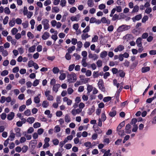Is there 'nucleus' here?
<instances>
[{
  "label": "nucleus",
  "instance_id": "obj_1",
  "mask_svg": "<svg viewBox=\"0 0 156 156\" xmlns=\"http://www.w3.org/2000/svg\"><path fill=\"white\" fill-rule=\"evenodd\" d=\"M49 20L47 19H44L42 21L41 23L43 25L44 30H47L49 28Z\"/></svg>",
  "mask_w": 156,
  "mask_h": 156
},
{
  "label": "nucleus",
  "instance_id": "obj_2",
  "mask_svg": "<svg viewBox=\"0 0 156 156\" xmlns=\"http://www.w3.org/2000/svg\"><path fill=\"white\" fill-rule=\"evenodd\" d=\"M67 77L68 81L70 82H74L76 79V77L75 73L69 75Z\"/></svg>",
  "mask_w": 156,
  "mask_h": 156
},
{
  "label": "nucleus",
  "instance_id": "obj_3",
  "mask_svg": "<svg viewBox=\"0 0 156 156\" xmlns=\"http://www.w3.org/2000/svg\"><path fill=\"white\" fill-rule=\"evenodd\" d=\"M98 85L99 88L100 90L103 91H105V89L104 86V83L102 79H100L99 80Z\"/></svg>",
  "mask_w": 156,
  "mask_h": 156
},
{
  "label": "nucleus",
  "instance_id": "obj_4",
  "mask_svg": "<svg viewBox=\"0 0 156 156\" xmlns=\"http://www.w3.org/2000/svg\"><path fill=\"white\" fill-rule=\"evenodd\" d=\"M82 111V110L80 108L77 109H73L71 111V113L74 116H75L77 114H79Z\"/></svg>",
  "mask_w": 156,
  "mask_h": 156
},
{
  "label": "nucleus",
  "instance_id": "obj_5",
  "mask_svg": "<svg viewBox=\"0 0 156 156\" xmlns=\"http://www.w3.org/2000/svg\"><path fill=\"white\" fill-rule=\"evenodd\" d=\"M131 126L129 124H127L125 128V132L127 134H130L131 133Z\"/></svg>",
  "mask_w": 156,
  "mask_h": 156
},
{
  "label": "nucleus",
  "instance_id": "obj_6",
  "mask_svg": "<svg viewBox=\"0 0 156 156\" xmlns=\"http://www.w3.org/2000/svg\"><path fill=\"white\" fill-rule=\"evenodd\" d=\"M129 27V26L123 25L119 27L118 28V30L119 32L122 31L128 30Z\"/></svg>",
  "mask_w": 156,
  "mask_h": 156
},
{
  "label": "nucleus",
  "instance_id": "obj_7",
  "mask_svg": "<svg viewBox=\"0 0 156 156\" xmlns=\"http://www.w3.org/2000/svg\"><path fill=\"white\" fill-rule=\"evenodd\" d=\"M63 101L64 102H66L68 105H71L73 102L71 100L69 99L67 97H65L63 98Z\"/></svg>",
  "mask_w": 156,
  "mask_h": 156
},
{
  "label": "nucleus",
  "instance_id": "obj_8",
  "mask_svg": "<svg viewBox=\"0 0 156 156\" xmlns=\"http://www.w3.org/2000/svg\"><path fill=\"white\" fill-rule=\"evenodd\" d=\"M88 57L90 58H93L95 60L98 58V56L96 54H92L90 52H89Z\"/></svg>",
  "mask_w": 156,
  "mask_h": 156
},
{
  "label": "nucleus",
  "instance_id": "obj_9",
  "mask_svg": "<svg viewBox=\"0 0 156 156\" xmlns=\"http://www.w3.org/2000/svg\"><path fill=\"white\" fill-rule=\"evenodd\" d=\"M80 17V14H78L76 16H72L71 18L70 19L72 21H78Z\"/></svg>",
  "mask_w": 156,
  "mask_h": 156
},
{
  "label": "nucleus",
  "instance_id": "obj_10",
  "mask_svg": "<svg viewBox=\"0 0 156 156\" xmlns=\"http://www.w3.org/2000/svg\"><path fill=\"white\" fill-rule=\"evenodd\" d=\"M124 48V46L122 45H119L117 47L115 48L114 51L115 52H117L118 51H121L123 50Z\"/></svg>",
  "mask_w": 156,
  "mask_h": 156
},
{
  "label": "nucleus",
  "instance_id": "obj_11",
  "mask_svg": "<svg viewBox=\"0 0 156 156\" xmlns=\"http://www.w3.org/2000/svg\"><path fill=\"white\" fill-rule=\"evenodd\" d=\"M101 21L103 23H106L108 24H110V21L108 20H107L105 17H102L101 19Z\"/></svg>",
  "mask_w": 156,
  "mask_h": 156
},
{
  "label": "nucleus",
  "instance_id": "obj_12",
  "mask_svg": "<svg viewBox=\"0 0 156 156\" xmlns=\"http://www.w3.org/2000/svg\"><path fill=\"white\" fill-rule=\"evenodd\" d=\"M15 115V114L13 112H11L7 115V119L9 120H12Z\"/></svg>",
  "mask_w": 156,
  "mask_h": 156
},
{
  "label": "nucleus",
  "instance_id": "obj_13",
  "mask_svg": "<svg viewBox=\"0 0 156 156\" xmlns=\"http://www.w3.org/2000/svg\"><path fill=\"white\" fill-rule=\"evenodd\" d=\"M60 85L59 84H57L53 85L52 90L53 91H55V93H57L58 90V88L60 87Z\"/></svg>",
  "mask_w": 156,
  "mask_h": 156
},
{
  "label": "nucleus",
  "instance_id": "obj_14",
  "mask_svg": "<svg viewBox=\"0 0 156 156\" xmlns=\"http://www.w3.org/2000/svg\"><path fill=\"white\" fill-rule=\"evenodd\" d=\"M150 67L148 66L143 67L141 69V72L143 73H145L150 71Z\"/></svg>",
  "mask_w": 156,
  "mask_h": 156
},
{
  "label": "nucleus",
  "instance_id": "obj_15",
  "mask_svg": "<svg viewBox=\"0 0 156 156\" xmlns=\"http://www.w3.org/2000/svg\"><path fill=\"white\" fill-rule=\"evenodd\" d=\"M49 34L47 32L44 33V34L42 35V38L43 39L45 40L47 39L49 37Z\"/></svg>",
  "mask_w": 156,
  "mask_h": 156
},
{
  "label": "nucleus",
  "instance_id": "obj_16",
  "mask_svg": "<svg viewBox=\"0 0 156 156\" xmlns=\"http://www.w3.org/2000/svg\"><path fill=\"white\" fill-rule=\"evenodd\" d=\"M142 39L141 37L138 38L136 40V44L138 47H141L142 46L141 43Z\"/></svg>",
  "mask_w": 156,
  "mask_h": 156
},
{
  "label": "nucleus",
  "instance_id": "obj_17",
  "mask_svg": "<svg viewBox=\"0 0 156 156\" xmlns=\"http://www.w3.org/2000/svg\"><path fill=\"white\" fill-rule=\"evenodd\" d=\"M124 125H125V122L124 121L120 123L119 124L118 126V127L117 128L116 131H117L122 130L121 129H122V127H123V126H124Z\"/></svg>",
  "mask_w": 156,
  "mask_h": 156
},
{
  "label": "nucleus",
  "instance_id": "obj_18",
  "mask_svg": "<svg viewBox=\"0 0 156 156\" xmlns=\"http://www.w3.org/2000/svg\"><path fill=\"white\" fill-rule=\"evenodd\" d=\"M16 132V136L18 137L21 136V134L20 133V129L18 128H16L15 129Z\"/></svg>",
  "mask_w": 156,
  "mask_h": 156
},
{
  "label": "nucleus",
  "instance_id": "obj_19",
  "mask_svg": "<svg viewBox=\"0 0 156 156\" xmlns=\"http://www.w3.org/2000/svg\"><path fill=\"white\" fill-rule=\"evenodd\" d=\"M142 18V15L140 14L136 16L134 18H133L132 19L133 21L136 20H139Z\"/></svg>",
  "mask_w": 156,
  "mask_h": 156
},
{
  "label": "nucleus",
  "instance_id": "obj_20",
  "mask_svg": "<svg viewBox=\"0 0 156 156\" xmlns=\"http://www.w3.org/2000/svg\"><path fill=\"white\" fill-rule=\"evenodd\" d=\"M87 59V58H83L82 60V65L84 67H86L87 66V64L86 62V60Z\"/></svg>",
  "mask_w": 156,
  "mask_h": 156
},
{
  "label": "nucleus",
  "instance_id": "obj_21",
  "mask_svg": "<svg viewBox=\"0 0 156 156\" xmlns=\"http://www.w3.org/2000/svg\"><path fill=\"white\" fill-rule=\"evenodd\" d=\"M36 48V46L34 45L30 47L28 49L29 52L32 53L34 52Z\"/></svg>",
  "mask_w": 156,
  "mask_h": 156
},
{
  "label": "nucleus",
  "instance_id": "obj_22",
  "mask_svg": "<svg viewBox=\"0 0 156 156\" xmlns=\"http://www.w3.org/2000/svg\"><path fill=\"white\" fill-rule=\"evenodd\" d=\"M87 5L90 7H92L94 5V1L93 0H88L87 2Z\"/></svg>",
  "mask_w": 156,
  "mask_h": 156
},
{
  "label": "nucleus",
  "instance_id": "obj_23",
  "mask_svg": "<svg viewBox=\"0 0 156 156\" xmlns=\"http://www.w3.org/2000/svg\"><path fill=\"white\" fill-rule=\"evenodd\" d=\"M9 24L10 27L13 26L15 24V19L13 18L12 20L10 21Z\"/></svg>",
  "mask_w": 156,
  "mask_h": 156
},
{
  "label": "nucleus",
  "instance_id": "obj_24",
  "mask_svg": "<svg viewBox=\"0 0 156 156\" xmlns=\"http://www.w3.org/2000/svg\"><path fill=\"white\" fill-rule=\"evenodd\" d=\"M75 48L76 47L74 46H73L71 47H69L67 49L68 53H69L70 54L75 49Z\"/></svg>",
  "mask_w": 156,
  "mask_h": 156
},
{
  "label": "nucleus",
  "instance_id": "obj_25",
  "mask_svg": "<svg viewBox=\"0 0 156 156\" xmlns=\"http://www.w3.org/2000/svg\"><path fill=\"white\" fill-rule=\"evenodd\" d=\"M133 8L131 12V13H133L138 12L139 9L138 6L137 5H136Z\"/></svg>",
  "mask_w": 156,
  "mask_h": 156
},
{
  "label": "nucleus",
  "instance_id": "obj_26",
  "mask_svg": "<svg viewBox=\"0 0 156 156\" xmlns=\"http://www.w3.org/2000/svg\"><path fill=\"white\" fill-rule=\"evenodd\" d=\"M34 118L33 117H29L27 120V121L29 123L31 124L34 121Z\"/></svg>",
  "mask_w": 156,
  "mask_h": 156
},
{
  "label": "nucleus",
  "instance_id": "obj_27",
  "mask_svg": "<svg viewBox=\"0 0 156 156\" xmlns=\"http://www.w3.org/2000/svg\"><path fill=\"white\" fill-rule=\"evenodd\" d=\"M118 134L121 136H124L125 134V133L124 130L123 129L117 131Z\"/></svg>",
  "mask_w": 156,
  "mask_h": 156
},
{
  "label": "nucleus",
  "instance_id": "obj_28",
  "mask_svg": "<svg viewBox=\"0 0 156 156\" xmlns=\"http://www.w3.org/2000/svg\"><path fill=\"white\" fill-rule=\"evenodd\" d=\"M90 36V35H88V34H83L81 35V38L82 40H86V39Z\"/></svg>",
  "mask_w": 156,
  "mask_h": 156
},
{
  "label": "nucleus",
  "instance_id": "obj_29",
  "mask_svg": "<svg viewBox=\"0 0 156 156\" xmlns=\"http://www.w3.org/2000/svg\"><path fill=\"white\" fill-rule=\"evenodd\" d=\"M118 73H119V76L122 77H123L125 76V73L122 70H119L118 71Z\"/></svg>",
  "mask_w": 156,
  "mask_h": 156
},
{
  "label": "nucleus",
  "instance_id": "obj_30",
  "mask_svg": "<svg viewBox=\"0 0 156 156\" xmlns=\"http://www.w3.org/2000/svg\"><path fill=\"white\" fill-rule=\"evenodd\" d=\"M65 122H69L70 121V118L68 114H66L65 117Z\"/></svg>",
  "mask_w": 156,
  "mask_h": 156
},
{
  "label": "nucleus",
  "instance_id": "obj_31",
  "mask_svg": "<svg viewBox=\"0 0 156 156\" xmlns=\"http://www.w3.org/2000/svg\"><path fill=\"white\" fill-rule=\"evenodd\" d=\"M110 152L111 151L109 149L106 151L104 153L103 156H111L112 155V154L110 153Z\"/></svg>",
  "mask_w": 156,
  "mask_h": 156
},
{
  "label": "nucleus",
  "instance_id": "obj_32",
  "mask_svg": "<svg viewBox=\"0 0 156 156\" xmlns=\"http://www.w3.org/2000/svg\"><path fill=\"white\" fill-rule=\"evenodd\" d=\"M59 11V9L57 7H53L52 9V12H55L57 13Z\"/></svg>",
  "mask_w": 156,
  "mask_h": 156
},
{
  "label": "nucleus",
  "instance_id": "obj_33",
  "mask_svg": "<svg viewBox=\"0 0 156 156\" xmlns=\"http://www.w3.org/2000/svg\"><path fill=\"white\" fill-rule=\"evenodd\" d=\"M116 111L115 110H113L112 111L110 112L109 113V115L111 117H114L116 115Z\"/></svg>",
  "mask_w": 156,
  "mask_h": 156
},
{
  "label": "nucleus",
  "instance_id": "obj_34",
  "mask_svg": "<svg viewBox=\"0 0 156 156\" xmlns=\"http://www.w3.org/2000/svg\"><path fill=\"white\" fill-rule=\"evenodd\" d=\"M8 73L9 72L8 70H5L1 73V75L3 76H4L7 75L8 74Z\"/></svg>",
  "mask_w": 156,
  "mask_h": 156
},
{
  "label": "nucleus",
  "instance_id": "obj_35",
  "mask_svg": "<svg viewBox=\"0 0 156 156\" xmlns=\"http://www.w3.org/2000/svg\"><path fill=\"white\" fill-rule=\"evenodd\" d=\"M107 55V52L106 51H104L101 52L100 54V56L101 58H103L106 57Z\"/></svg>",
  "mask_w": 156,
  "mask_h": 156
},
{
  "label": "nucleus",
  "instance_id": "obj_36",
  "mask_svg": "<svg viewBox=\"0 0 156 156\" xmlns=\"http://www.w3.org/2000/svg\"><path fill=\"white\" fill-rule=\"evenodd\" d=\"M59 69L57 67H54L52 69L53 72L54 74L58 73L59 72Z\"/></svg>",
  "mask_w": 156,
  "mask_h": 156
},
{
  "label": "nucleus",
  "instance_id": "obj_37",
  "mask_svg": "<svg viewBox=\"0 0 156 156\" xmlns=\"http://www.w3.org/2000/svg\"><path fill=\"white\" fill-rule=\"evenodd\" d=\"M42 106L44 108H47L48 105V103L46 101H44L42 103Z\"/></svg>",
  "mask_w": 156,
  "mask_h": 156
},
{
  "label": "nucleus",
  "instance_id": "obj_38",
  "mask_svg": "<svg viewBox=\"0 0 156 156\" xmlns=\"http://www.w3.org/2000/svg\"><path fill=\"white\" fill-rule=\"evenodd\" d=\"M93 89V87L91 85H88L87 87V94L91 92Z\"/></svg>",
  "mask_w": 156,
  "mask_h": 156
},
{
  "label": "nucleus",
  "instance_id": "obj_39",
  "mask_svg": "<svg viewBox=\"0 0 156 156\" xmlns=\"http://www.w3.org/2000/svg\"><path fill=\"white\" fill-rule=\"evenodd\" d=\"M4 10L5 13L7 14H9L11 12L9 8L8 7H5L4 9Z\"/></svg>",
  "mask_w": 156,
  "mask_h": 156
},
{
  "label": "nucleus",
  "instance_id": "obj_40",
  "mask_svg": "<svg viewBox=\"0 0 156 156\" xmlns=\"http://www.w3.org/2000/svg\"><path fill=\"white\" fill-rule=\"evenodd\" d=\"M55 131L54 132L55 133H58L61 130V129L60 127L58 126H56L54 128Z\"/></svg>",
  "mask_w": 156,
  "mask_h": 156
},
{
  "label": "nucleus",
  "instance_id": "obj_41",
  "mask_svg": "<svg viewBox=\"0 0 156 156\" xmlns=\"http://www.w3.org/2000/svg\"><path fill=\"white\" fill-rule=\"evenodd\" d=\"M18 31V30L16 28H13L11 30V32L13 35L16 34Z\"/></svg>",
  "mask_w": 156,
  "mask_h": 156
},
{
  "label": "nucleus",
  "instance_id": "obj_42",
  "mask_svg": "<svg viewBox=\"0 0 156 156\" xmlns=\"http://www.w3.org/2000/svg\"><path fill=\"white\" fill-rule=\"evenodd\" d=\"M112 20L113 21H115L116 20H117L119 18V16L117 14H115L114 15H113V16H112Z\"/></svg>",
  "mask_w": 156,
  "mask_h": 156
},
{
  "label": "nucleus",
  "instance_id": "obj_43",
  "mask_svg": "<svg viewBox=\"0 0 156 156\" xmlns=\"http://www.w3.org/2000/svg\"><path fill=\"white\" fill-rule=\"evenodd\" d=\"M66 58L67 60H70L71 59V57L69 53H67L65 55Z\"/></svg>",
  "mask_w": 156,
  "mask_h": 156
},
{
  "label": "nucleus",
  "instance_id": "obj_44",
  "mask_svg": "<svg viewBox=\"0 0 156 156\" xmlns=\"http://www.w3.org/2000/svg\"><path fill=\"white\" fill-rule=\"evenodd\" d=\"M138 127L137 125H134L132 129L133 132H136L138 129Z\"/></svg>",
  "mask_w": 156,
  "mask_h": 156
},
{
  "label": "nucleus",
  "instance_id": "obj_45",
  "mask_svg": "<svg viewBox=\"0 0 156 156\" xmlns=\"http://www.w3.org/2000/svg\"><path fill=\"white\" fill-rule=\"evenodd\" d=\"M50 112L49 110H47L44 112L45 114L48 115V117L49 118H51L52 117V115L51 114H50Z\"/></svg>",
  "mask_w": 156,
  "mask_h": 156
},
{
  "label": "nucleus",
  "instance_id": "obj_46",
  "mask_svg": "<svg viewBox=\"0 0 156 156\" xmlns=\"http://www.w3.org/2000/svg\"><path fill=\"white\" fill-rule=\"evenodd\" d=\"M25 115L27 116H29L31 114V112L30 110L27 109L24 112Z\"/></svg>",
  "mask_w": 156,
  "mask_h": 156
},
{
  "label": "nucleus",
  "instance_id": "obj_47",
  "mask_svg": "<svg viewBox=\"0 0 156 156\" xmlns=\"http://www.w3.org/2000/svg\"><path fill=\"white\" fill-rule=\"evenodd\" d=\"M41 126V123L38 122L35 123L34 124L33 126L35 128H37L40 127Z\"/></svg>",
  "mask_w": 156,
  "mask_h": 156
},
{
  "label": "nucleus",
  "instance_id": "obj_48",
  "mask_svg": "<svg viewBox=\"0 0 156 156\" xmlns=\"http://www.w3.org/2000/svg\"><path fill=\"white\" fill-rule=\"evenodd\" d=\"M66 0H61L60 1V5L62 7H64L66 5Z\"/></svg>",
  "mask_w": 156,
  "mask_h": 156
},
{
  "label": "nucleus",
  "instance_id": "obj_49",
  "mask_svg": "<svg viewBox=\"0 0 156 156\" xmlns=\"http://www.w3.org/2000/svg\"><path fill=\"white\" fill-rule=\"evenodd\" d=\"M34 62L32 60H30L28 63V66L29 67H30L33 66Z\"/></svg>",
  "mask_w": 156,
  "mask_h": 156
},
{
  "label": "nucleus",
  "instance_id": "obj_50",
  "mask_svg": "<svg viewBox=\"0 0 156 156\" xmlns=\"http://www.w3.org/2000/svg\"><path fill=\"white\" fill-rule=\"evenodd\" d=\"M34 102L36 103H39L40 102V98L38 96L35 97L34 98Z\"/></svg>",
  "mask_w": 156,
  "mask_h": 156
},
{
  "label": "nucleus",
  "instance_id": "obj_51",
  "mask_svg": "<svg viewBox=\"0 0 156 156\" xmlns=\"http://www.w3.org/2000/svg\"><path fill=\"white\" fill-rule=\"evenodd\" d=\"M52 142L54 145H57L58 144L59 141L57 139H55L52 140Z\"/></svg>",
  "mask_w": 156,
  "mask_h": 156
},
{
  "label": "nucleus",
  "instance_id": "obj_52",
  "mask_svg": "<svg viewBox=\"0 0 156 156\" xmlns=\"http://www.w3.org/2000/svg\"><path fill=\"white\" fill-rule=\"evenodd\" d=\"M101 119L102 121H104L106 119V116L105 114V112L101 114Z\"/></svg>",
  "mask_w": 156,
  "mask_h": 156
},
{
  "label": "nucleus",
  "instance_id": "obj_53",
  "mask_svg": "<svg viewBox=\"0 0 156 156\" xmlns=\"http://www.w3.org/2000/svg\"><path fill=\"white\" fill-rule=\"evenodd\" d=\"M111 99L110 97H107L104 98L103 101L105 102H107L110 101Z\"/></svg>",
  "mask_w": 156,
  "mask_h": 156
},
{
  "label": "nucleus",
  "instance_id": "obj_54",
  "mask_svg": "<svg viewBox=\"0 0 156 156\" xmlns=\"http://www.w3.org/2000/svg\"><path fill=\"white\" fill-rule=\"evenodd\" d=\"M79 108L82 110V109L85 107V104L83 102L80 103L79 105Z\"/></svg>",
  "mask_w": 156,
  "mask_h": 156
},
{
  "label": "nucleus",
  "instance_id": "obj_55",
  "mask_svg": "<svg viewBox=\"0 0 156 156\" xmlns=\"http://www.w3.org/2000/svg\"><path fill=\"white\" fill-rule=\"evenodd\" d=\"M66 76V75L65 73H62L59 77V79L61 80H63L65 78Z\"/></svg>",
  "mask_w": 156,
  "mask_h": 156
},
{
  "label": "nucleus",
  "instance_id": "obj_56",
  "mask_svg": "<svg viewBox=\"0 0 156 156\" xmlns=\"http://www.w3.org/2000/svg\"><path fill=\"white\" fill-rule=\"evenodd\" d=\"M26 106L25 105H23L20 106L19 109V110L20 112H23L24 110L26 108Z\"/></svg>",
  "mask_w": 156,
  "mask_h": 156
},
{
  "label": "nucleus",
  "instance_id": "obj_57",
  "mask_svg": "<svg viewBox=\"0 0 156 156\" xmlns=\"http://www.w3.org/2000/svg\"><path fill=\"white\" fill-rule=\"evenodd\" d=\"M9 20V17L8 16H6L4 18L3 21V23L4 25L6 24Z\"/></svg>",
  "mask_w": 156,
  "mask_h": 156
},
{
  "label": "nucleus",
  "instance_id": "obj_58",
  "mask_svg": "<svg viewBox=\"0 0 156 156\" xmlns=\"http://www.w3.org/2000/svg\"><path fill=\"white\" fill-rule=\"evenodd\" d=\"M152 11V9L151 7L147 8L145 10V12L147 14H149Z\"/></svg>",
  "mask_w": 156,
  "mask_h": 156
},
{
  "label": "nucleus",
  "instance_id": "obj_59",
  "mask_svg": "<svg viewBox=\"0 0 156 156\" xmlns=\"http://www.w3.org/2000/svg\"><path fill=\"white\" fill-rule=\"evenodd\" d=\"M90 30V27L89 26H87L86 28L83 30V32L84 33L87 32L89 31Z\"/></svg>",
  "mask_w": 156,
  "mask_h": 156
},
{
  "label": "nucleus",
  "instance_id": "obj_60",
  "mask_svg": "<svg viewBox=\"0 0 156 156\" xmlns=\"http://www.w3.org/2000/svg\"><path fill=\"white\" fill-rule=\"evenodd\" d=\"M28 149V147L27 146L25 145L22 148V151L23 153L26 152Z\"/></svg>",
  "mask_w": 156,
  "mask_h": 156
},
{
  "label": "nucleus",
  "instance_id": "obj_61",
  "mask_svg": "<svg viewBox=\"0 0 156 156\" xmlns=\"http://www.w3.org/2000/svg\"><path fill=\"white\" fill-rule=\"evenodd\" d=\"M148 19V17L147 16H144L142 20V23H145L147 21Z\"/></svg>",
  "mask_w": 156,
  "mask_h": 156
},
{
  "label": "nucleus",
  "instance_id": "obj_62",
  "mask_svg": "<svg viewBox=\"0 0 156 156\" xmlns=\"http://www.w3.org/2000/svg\"><path fill=\"white\" fill-rule=\"evenodd\" d=\"M75 66V65L74 64H72V65H70L69 67V71H72L74 69Z\"/></svg>",
  "mask_w": 156,
  "mask_h": 156
},
{
  "label": "nucleus",
  "instance_id": "obj_63",
  "mask_svg": "<svg viewBox=\"0 0 156 156\" xmlns=\"http://www.w3.org/2000/svg\"><path fill=\"white\" fill-rule=\"evenodd\" d=\"M96 64H97L98 67H100L102 66V62L101 60H98Z\"/></svg>",
  "mask_w": 156,
  "mask_h": 156
},
{
  "label": "nucleus",
  "instance_id": "obj_64",
  "mask_svg": "<svg viewBox=\"0 0 156 156\" xmlns=\"http://www.w3.org/2000/svg\"><path fill=\"white\" fill-rule=\"evenodd\" d=\"M106 6L105 5L103 4H101L100 5L98 6V8L101 10H102L105 9V8Z\"/></svg>",
  "mask_w": 156,
  "mask_h": 156
}]
</instances>
